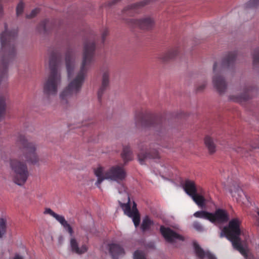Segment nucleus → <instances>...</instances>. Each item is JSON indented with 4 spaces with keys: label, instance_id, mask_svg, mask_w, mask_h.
<instances>
[{
    "label": "nucleus",
    "instance_id": "obj_27",
    "mask_svg": "<svg viewBox=\"0 0 259 259\" xmlns=\"http://www.w3.org/2000/svg\"><path fill=\"white\" fill-rule=\"evenodd\" d=\"M7 99V96L0 94V118L5 115Z\"/></svg>",
    "mask_w": 259,
    "mask_h": 259
},
{
    "label": "nucleus",
    "instance_id": "obj_21",
    "mask_svg": "<svg viewBox=\"0 0 259 259\" xmlns=\"http://www.w3.org/2000/svg\"><path fill=\"white\" fill-rule=\"evenodd\" d=\"M70 245L72 251L77 254H81L87 251L88 247L86 245H82L80 248L78 247V243L74 238L70 240Z\"/></svg>",
    "mask_w": 259,
    "mask_h": 259
},
{
    "label": "nucleus",
    "instance_id": "obj_34",
    "mask_svg": "<svg viewBox=\"0 0 259 259\" xmlns=\"http://www.w3.org/2000/svg\"><path fill=\"white\" fill-rule=\"evenodd\" d=\"M259 6V0H250L246 4L248 8H255Z\"/></svg>",
    "mask_w": 259,
    "mask_h": 259
},
{
    "label": "nucleus",
    "instance_id": "obj_20",
    "mask_svg": "<svg viewBox=\"0 0 259 259\" xmlns=\"http://www.w3.org/2000/svg\"><path fill=\"white\" fill-rule=\"evenodd\" d=\"M185 192L190 197L197 192L195 182L193 181L186 180L183 186Z\"/></svg>",
    "mask_w": 259,
    "mask_h": 259
},
{
    "label": "nucleus",
    "instance_id": "obj_51",
    "mask_svg": "<svg viewBox=\"0 0 259 259\" xmlns=\"http://www.w3.org/2000/svg\"><path fill=\"white\" fill-rule=\"evenodd\" d=\"M196 230L198 231H200L201 230V229H202V228H199V227H198V228H196Z\"/></svg>",
    "mask_w": 259,
    "mask_h": 259
},
{
    "label": "nucleus",
    "instance_id": "obj_42",
    "mask_svg": "<svg viewBox=\"0 0 259 259\" xmlns=\"http://www.w3.org/2000/svg\"><path fill=\"white\" fill-rule=\"evenodd\" d=\"M10 225L8 223V219L6 217L0 218V227H6Z\"/></svg>",
    "mask_w": 259,
    "mask_h": 259
},
{
    "label": "nucleus",
    "instance_id": "obj_16",
    "mask_svg": "<svg viewBox=\"0 0 259 259\" xmlns=\"http://www.w3.org/2000/svg\"><path fill=\"white\" fill-rule=\"evenodd\" d=\"M177 48H172L157 55V59L163 63H167L174 60L178 55Z\"/></svg>",
    "mask_w": 259,
    "mask_h": 259
},
{
    "label": "nucleus",
    "instance_id": "obj_50",
    "mask_svg": "<svg viewBox=\"0 0 259 259\" xmlns=\"http://www.w3.org/2000/svg\"><path fill=\"white\" fill-rule=\"evenodd\" d=\"M142 229V231L143 232H145L148 229H149V228H145V227H143V228H141Z\"/></svg>",
    "mask_w": 259,
    "mask_h": 259
},
{
    "label": "nucleus",
    "instance_id": "obj_44",
    "mask_svg": "<svg viewBox=\"0 0 259 259\" xmlns=\"http://www.w3.org/2000/svg\"><path fill=\"white\" fill-rule=\"evenodd\" d=\"M121 0H112V1H111L110 2H108L107 4V5L109 6H113L114 5H115L116 4H117V3H118L119 2H120Z\"/></svg>",
    "mask_w": 259,
    "mask_h": 259
},
{
    "label": "nucleus",
    "instance_id": "obj_32",
    "mask_svg": "<svg viewBox=\"0 0 259 259\" xmlns=\"http://www.w3.org/2000/svg\"><path fill=\"white\" fill-rule=\"evenodd\" d=\"M242 225L241 220L239 218H234L231 220L229 222L228 227H240Z\"/></svg>",
    "mask_w": 259,
    "mask_h": 259
},
{
    "label": "nucleus",
    "instance_id": "obj_3",
    "mask_svg": "<svg viewBox=\"0 0 259 259\" xmlns=\"http://www.w3.org/2000/svg\"><path fill=\"white\" fill-rule=\"evenodd\" d=\"M50 74L43 84V93L47 97L55 96L58 92L62 82L60 67L62 63V55L58 51H53L48 54L47 59Z\"/></svg>",
    "mask_w": 259,
    "mask_h": 259
},
{
    "label": "nucleus",
    "instance_id": "obj_28",
    "mask_svg": "<svg viewBox=\"0 0 259 259\" xmlns=\"http://www.w3.org/2000/svg\"><path fill=\"white\" fill-rule=\"evenodd\" d=\"M244 146L235 145L232 148L233 151L241 155L242 156H247V153L248 151V147H244Z\"/></svg>",
    "mask_w": 259,
    "mask_h": 259
},
{
    "label": "nucleus",
    "instance_id": "obj_46",
    "mask_svg": "<svg viewBox=\"0 0 259 259\" xmlns=\"http://www.w3.org/2000/svg\"><path fill=\"white\" fill-rule=\"evenodd\" d=\"M66 231L71 236L73 234L72 228H66Z\"/></svg>",
    "mask_w": 259,
    "mask_h": 259
},
{
    "label": "nucleus",
    "instance_id": "obj_41",
    "mask_svg": "<svg viewBox=\"0 0 259 259\" xmlns=\"http://www.w3.org/2000/svg\"><path fill=\"white\" fill-rule=\"evenodd\" d=\"M240 191H241V190L240 189V188L237 185H235L233 187H232V186L230 187V192L232 194H233V192H239ZM232 195H233V196H234V195L233 194H232Z\"/></svg>",
    "mask_w": 259,
    "mask_h": 259
},
{
    "label": "nucleus",
    "instance_id": "obj_31",
    "mask_svg": "<svg viewBox=\"0 0 259 259\" xmlns=\"http://www.w3.org/2000/svg\"><path fill=\"white\" fill-rule=\"evenodd\" d=\"M157 121V118L155 116H150L147 118L143 124L145 126H153L155 124Z\"/></svg>",
    "mask_w": 259,
    "mask_h": 259
},
{
    "label": "nucleus",
    "instance_id": "obj_33",
    "mask_svg": "<svg viewBox=\"0 0 259 259\" xmlns=\"http://www.w3.org/2000/svg\"><path fill=\"white\" fill-rule=\"evenodd\" d=\"M207 81H204L203 82L198 84L195 88V92L196 93H202L206 88Z\"/></svg>",
    "mask_w": 259,
    "mask_h": 259
},
{
    "label": "nucleus",
    "instance_id": "obj_6",
    "mask_svg": "<svg viewBox=\"0 0 259 259\" xmlns=\"http://www.w3.org/2000/svg\"><path fill=\"white\" fill-rule=\"evenodd\" d=\"M220 233V237H225L232 243L233 247L239 251L245 258H247V252L241 243L240 228H223Z\"/></svg>",
    "mask_w": 259,
    "mask_h": 259
},
{
    "label": "nucleus",
    "instance_id": "obj_35",
    "mask_svg": "<svg viewBox=\"0 0 259 259\" xmlns=\"http://www.w3.org/2000/svg\"><path fill=\"white\" fill-rule=\"evenodd\" d=\"M24 7V3L22 1L20 2L16 7V14L18 16L22 14Z\"/></svg>",
    "mask_w": 259,
    "mask_h": 259
},
{
    "label": "nucleus",
    "instance_id": "obj_5",
    "mask_svg": "<svg viewBox=\"0 0 259 259\" xmlns=\"http://www.w3.org/2000/svg\"><path fill=\"white\" fill-rule=\"evenodd\" d=\"M236 58L235 52L229 53L220 63L215 62L213 66V75L212 82L213 87L220 95L225 94L228 88V83L223 74L226 69L233 66Z\"/></svg>",
    "mask_w": 259,
    "mask_h": 259
},
{
    "label": "nucleus",
    "instance_id": "obj_11",
    "mask_svg": "<svg viewBox=\"0 0 259 259\" xmlns=\"http://www.w3.org/2000/svg\"><path fill=\"white\" fill-rule=\"evenodd\" d=\"M126 176L123 166L119 165L113 166L106 171V178L117 182L123 180Z\"/></svg>",
    "mask_w": 259,
    "mask_h": 259
},
{
    "label": "nucleus",
    "instance_id": "obj_45",
    "mask_svg": "<svg viewBox=\"0 0 259 259\" xmlns=\"http://www.w3.org/2000/svg\"><path fill=\"white\" fill-rule=\"evenodd\" d=\"M5 229L6 228H0V238H1L3 235L5 233Z\"/></svg>",
    "mask_w": 259,
    "mask_h": 259
},
{
    "label": "nucleus",
    "instance_id": "obj_30",
    "mask_svg": "<svg viewBox=\"0 0 259 259\" xmlns=\"http://www.w3.org/2000/svg\"><path fill=\"white\" fill-rule=\"evenodd\" d=\"M156 225V224L149 215H145L143 219L141 227H150Z\"/></svg>",
    "mask_w": 259,
    "mask_h": 259
},
{
    "label": "nucleus",
    "instance_id": "obj_4",
    "mask_svg": "<svg viewBox=\"0 0 259 259\" xmlns=\"http://www.w3.org/2000/svg\"><path fill=\"white\" fill-rule=\"evenodd\" d=\"M5 30L1 36V48L0 50V74L6 73L10 65L13 62L17 55V49L15 42L17 36L15 30L8 31L6 24Z\"/></svg>",
    "mask_w": 259,
    "mask_h": 259
},
{
    "label": "nucleus",
    "instance_id": "obj_43",
    "mask_svg": "<svg viewBox=\"0 0 259 259\" xmlns=\"http://www.w3.org/2000/svg\"><path fill=\"white\" fill-rule=\"evenodd\" d=\"M3 0H0V20L2 19L5 15V11L3 4Z\"/></svg>",
    "mask_w": 259,
    "mask_h": 259
},
{
    "label": "nucleus",
    "instance_id": "obj_39",
    "mask_svg": "<svg viewBox=\"0 0 259 259\" xmlns=\"http://www.w3.org/2000/svg\"><path fill=\"white\" fill-rule=\"evenodd\" d=\"M44 213L45 214H50L51 216H52L53 217H54V218H55L57 216V215L58 214L57 213H56L54 211H53L50 208H46L45 209V211L44 212Z\"/></svg>",
    "mask_w": 259,
    "mask_h": 259
},
{
    "label": "nucleus",
    "instance_id": "obj_38",
    "mask_svg": "<svg viewBox=\"0 0 259 259\" xmlns=\"http://www.w3.org/2000/svg\"><path fill=\"white\" fill-rule=\"evenodd\" d=\"M39 12V10L38 9H34L33 10H32V11L31 12V13L27 15L26 17L27 18H30V19L34 18V17H35L37 15V14Z\"/></svg>",
    "mask_w": 259,
    "mask_h": 259
},
{
    "label": "nucleus",
    "instance_id": "obj_7",
    "mask_svg": "<svg viewBox=\"0 0 259 259\" xmlns=\"http://www.w3.org/2000/svg\"><path fill=\"white\" fill-rule=\"evenodd\" d=\"M256 90V88L251 85H244L236 89L234 94L229 96V99L235 102L246 101L252 97L253 92Z\"/></svg>",
    "mask_w": 259,
    "mask_h": 259
},
{
    "label": "nucleus",
    "instance_id": "obj_40",
    "mask_svg": "<svg viewBox=\"0 0 259 259\" xmlns=\"http://www.w3.org/2000/svg\"><path fill=\"white\" fill-rule=\"evenodd\" d=\"M108 34H109V31L106 28L104 29L103 30V31H102V32H101V39H102V42L103 43H104V41H105L106 38L108 36Z\"/></svg>",
    "mask_w": 259,
    "mask_h": 259
},
{
    "label": "nucleus",
    "instance_id": "obj_8",
    "mask_svg": "<svg viewBox=\"0 0 259 259\" xmlns=\"http://www.w3.org/2000/svg\"><path fill=\"white\" fill-rule=\"evenodd\" d=\"M124 21L131 27H138L145 30H150L155 25L154 19L149 16H145L139 19H125Z\"/></svg>",
    "mask_w": 259,
    "mask_h": 259
},
{
    "label": "nucleus",
    "instance_id": "obj_13",
    "mask_svg": "<svg viewBox=\"0 0 259 259\" xmlns=\"http://www.w3.org/2000/svg\"><path fill=\"white\" fill-rule=\"evenodd\" d=\"M210 222L215 225L223 224L229 220L228 212L223 209H217L213 213H211Z\"/></svg>",
    "mask_w": 259,
    "mask_h": 259
},
{
    "label": "nucleus",
    "instance_id": "obj_47",
    "mask_svg": "<svg viewBox=\"0 0 259 259\" xmlns=\"http://www.w3.org/2000/svg\"><path fill=\"white\" fill-rule=\"evenodd\" d=\"M46 21H42L40 24V27H42V30L45 31H46V27H45V24H46Z\"/></svg>",
    "mask_w": 259,
    "mask_h": 259
},
{
    "label": "nucleus",
    "instance_id": "obj_49",
    "mask_svg": "<svg viewBox=\"0 0 259 259\" xmlns=\"http://www.w3.org/2000/svg\"><path fill=\"white\" fill-rule=\"evenodd\" d=\"M251 149L259 148V145H251Z\"/></svg>",
    "mask_w": 259,
    "mask_h": 259
},
{
    "label": "nucleus",
    "instance_id": "obj_23",
    "mask_svg": "<svg viewBox=\"0 0 259 259\" xmlns=\"http://www.w3.org/2000/svg\"><path fill=\"white\" fill-rule=\"evenodd\" d=\"M204 144L210 154L214 153L216 151V145L213 139L209 136L204 138Z\"/></svg>",
    "mask_w": 259,
    "mask_h": 259
},
{
    "label": "nucleus",
    "instance_id": "obj_19",
    "mask_svg": "<svg viewBox=\"0 0 259 259\" xmlns=\"http://www.w3.org/2000/svg\"><path fill=\"white\" fill-rule=\"evenodd\" d=\"M193 246L196 255L200 259L206 257L208 259H217L215 256L209 251L205 252L196 242H193Z\"/></svg>",
    "mask_w": 259,
    "mask_h": 259
},
{
    "label": "nucleus",
    "instance_id": "obj_2",
    "mask_svg": "<svg viewBox=\"0 0 259 259\" xmlns=\"http://www.w3.org/2000/svg\"><path fill=\"white\" fill-rule=\"evenodd\" d=\"M17 144L20 148V153L18 158L10 160V167L14 183L19 186H23L29 176L26 161L32 164H36L38 163L40 159L36 153V145L28 142L24 136H20L18 138Z\"/></svg>",
    "mask_w": 259,
    "mask_h": 259
},
{
    "label": "nucleus",
    "instance_id": "obj_37",
    "mask_svg": "<svg viewBox=\"0 0 259 259\" xmlns=\"http://www.w3.org/2000/svg\"><path fill=\"white\" fill-rule=\"evenodd\" d=\"M134 259H146L143 252L137 250L134 252Z\"/></svg>",
    "mask_w": 259,
    "mask_h": 259
},
{
    "label": "nucleus",
    "instance_id": "obj_18",
    "mask_svg": "<svg viewBox=\"0 0 259 259\" xmlns=\"http://www.w3.org/2000/svg\"><path fill=\"white\" fill-rule=\"evenodd\" d=\"M108 247L113 259H118L119 256L124 254L123 248L119 244L110 243L108 244Z\"/></svg>",
    "mask_w": 259,
    "mask_h": 259
},
{
    "label": "nucleus",
    "instance_id": "obj_48",
    "mask_svg": "<svg viewBox=\"0 0 259 259\" xmlns=\"http://www.w3.org/2000/svg\"><path fill=\"white\" fill-rule=\"evenodd\" d=\"M14 259H23V257L19 255H16Z\"/></svg>",
    "mask_w": 259,
    "mask_h": 259
},
{
    "label": "nucleus",
    "instance_id": "obj_24",
    "mask_svg": "<svg viewBox=\"0 0 259 259\" xmlns=\"http://www.w3.org/2000/svg\"><path fill=\"white\" fill-rule=\"evenodd\" d=\"M94 174L95 176L98 178L97 181L96 183V185L100 188V185L101 183L106 178V172L103 173V168L101 167H98L94 170Z\"/></svg>",
    "mask_w": 259,
    "mask_h": 259
},
{
    "label": "nucleus",
    "instance_id": "obj_26",
    "mask_svg": "<svg viewBox=\"0 0 259 259\" xmlns=\"http://www.w3.org/2000/svg\"><path fill=\"white\" fill-rule=\"evenodd\" d=\"M191 197L199 207L203 208L205 206V199L202 195L198 194L197 192Z\"/></svg>",
    "mask_w": 259,
    "mask_h": 259
},
{
    "label": "nucleus",
    "instance_id": "obj_15",
    "mask_svg": "<svg viewBox=\"0 0 259 259\" xmlns=\"http://www.w3.org/2000/svg\"><path fill=\"white\" fill-rule=\"evenodd\" d=\"M138 160L140 164H144L147 159H159L158 152L155 149L144 151L141 150L138 154Z\"/></svg>",
    "mask_w": 259,
    "mask_h": 259
},
{
    "label": "nucleus",
    "instance_id": "obj_25",
    "mask_svg": "<svg viewBox=\"0 0 259 259\" xmlns=\"http://www.w3.org/2000/svg\"><path fill=\"white\" fill-rule=\"evenodd\" d=\"M58 221L63 227H71L75 225L74 221L69 219L68 221L66 220L64 217L61 215L57 214L55 218Z\"/></svg>",
    "mask_w": 259,
    "mask_h": 259
},
{
    "label": "nucleus",
    "instance_id": "obj_12",
    "mask_svg": "<svg viewBox=\"0 0 259 259\" xmlns=\"http://www.w3.org/2000/svg\"><path fill=\"white\" fill-rule=\"evenodd\" d=\"M118 194L117 196L118 201L122 209L127 210L130 209V198L126 188L123 185H120L118 188Z\"/></svg>",
    "mask_w": 259,
    "mask_h": 259
},
{
    "label": "nucleus",
    "instance_id": "obj_22",
    "mask_svg": "<svg viewBox=\"0 0 259 259\" xmlns=\"http://www.w3.org/2000/svg\"><path fill=\"white\" fill-rule=\"evenodd\" d=\"M121 156L124 161V164H126L128 161L133 159V152L128 146L126 145L123 146L122 151L121 153Z\"/></svg>",
    "mask_w": 259,
    "mask_h": 259
},
{
    "label": "nucleus",
    "instance_id": "obj_14",
    "mask_svg": "<svg viewBox=\"0 0 259 259\" xmlns=\"http://www.w3.org/2000/svg\"><path fill=\"white\" fill-rule=\"evenodd\" d=\"M160 232L165 240L169 243H174L177 240H184L183 236L171 230L170 228H160Z\"/></svg>",
    "mask_w": 259,
    "mask_h": 259
},
{
    "label": "nucleus",
    "instance_id": "obj_9",
    "mask_svg": "<svg viewBox=\"0 0 259 259\" xmlns=\"http://www.w3.org/2000/svg\"><path fill=\"white\" fill-rule=\"evenodd\" d=\"M76 59L75 51L72 49H67L65 53V64L68 78H70L74 72Z\"/></svg>",
    "mask_w": 259,
    "mask_h": 259
},
{
    "label": "nucleus",
    "instance_id": "obj_10",
    "mask_svg": "<svg viewBox=\"0 0 259 259\" xmlns=\"http://www.w3.org/2000/svg\"><path fill=\"white\" fill-rule=\"evenodd\" d=\"M110 70L108 67L103 68L102 69L101 84L98 91V98L101 101L102 95L109 88L110 85Z\"/></svg>",
    "mask_w": 259,
    "mask_h": 259
},
{
    "label": "nucleus",
    "instance_id": "obj_29",
    "mask_svg": "<svg viewBox=\"0 0 259 259\" xmlns=\"http://www.w3.org/2000/svg\"><path fill=\"white\" fill-rule=\"evenodd\" d=\"M194 216L196 218H202L209 220L210 221L211 212L206 211H198L194 213Z\"/></svg>",
    "mask_w": 259,
    "mask_h": 259
},
{
    "label": "nucleus",
    "instance_id": "obj_36",
    "mask_svg": "<svg viewBox=\"0 0 259 259\" xmlns=\"http://www.w3.org/2000/svg\"><path fill=\"white\" fill-rule=\"evenodd\" d=\"M253 56V63L256 64L259 63V49H256L254 51Z\"/></svg>",
    "mask_w": 259,
    "mask_h": 259
},
{
    "label": "nucleus",
    "instance_id": "obj_1",
    "mask_svg": "<svg viewBox=\"0 0 259 259\" xmlns=\"http://www.w3.org/2000/svg\"><path fill=\"white\" fill-rule=\"evenodd\" d=\"M95 50L96 44L94 40L84 41L79 70L59 93L60 102L63 106L66 107L70 106L74 98L81 91L88 72L95 61Z\"/></svg>",
    "mask_w": 259,
    "mask_h": 259
},
{
    "label": "nucleus",
    "instance_id": "obj_17",
    "mask_svg": "<svg viewBox=\"0 0 259 259\" xmlns=\"http://www.w3.org/2000/svg\"><path fill=\"white\" fill-rule=\"evenodd\" d=\"M124 214L132 218L134 224L136 227L139 225L140 222V215L138 209L137 208V204L135 202H133V205L132 209H131V205H130V209L127 210L122 209Z\"/></svg>",
    "mask_w": 259,
    "mask_h": 259
}]
</instances>
